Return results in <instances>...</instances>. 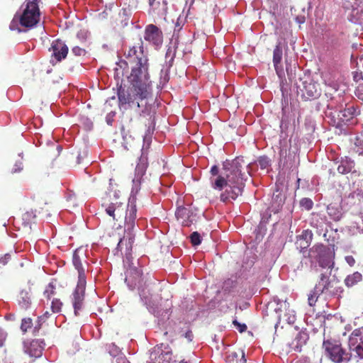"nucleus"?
Here are the masks:
<instances>
[{"label": "nucleus", "mask_w": 363, "mask_h": 363, "mask_svg": "<svg viewBox=\"0 0 363 363\" xmlns=\"http://www.w3.org/2000/svg\"><path fill=\"white\" fill-rule=\"evenodd\" d=\"M126 60H120L114 68L117 77H127L130 86L127 89L120 86L118 89L120 106L133 109L145 108L147 111L148 100L152 96V86L148 82L147 58L144 54L143 43L140 39L137 43L125 52Z\"/></svg>", "instance_id": "f257e3e1"}, {"label": "nucleus", "mask_w": 363, "mask_h": 363, "mask_svg": "<svg viewBox=\"0 0 363 363\" xmlns=\"http://www.w3.org/2000/svg\"><path fill=\"white\" fill-rule=\"evenodd\" d=\"M245 165L242 157H239L230 162H224L222 175H218L212 182V187L215 189L221 191L226 187L225 191L220 194L221 201L235 200L242 194L245 186L244 182L247 179L245 172H242L243 166Z\"/></svg>", "instance_id": "f03ea898"}, {"label": "nucleus", "mask_w": 363, "mask_h": 363, "mask_svg": "<svg viewBox=\"0 0 363 363\" xmlns=\"http://www.w3.org/2000/svg\"><path fill=\"white\" fill-rule=\"evenodd\" d=\"M135 200V197L133 196L126 203L125 197L114 192L113 196L110 199V203L103 206L106 207V213L113 220L119 221L124 219L125 228H127L128 230H133L137 213Z\"/></svg>", "instance_id": "7ed1b4c3"}, {"label": "nucleus", "mask_w": 363, "mask_h": 363, "mask_svg": "<svg viewBox=\"0 0 363 363\" xmlns=\"http://www.w3.org/2000/svg\"><path fill=\"white\" fill-rule=\"evenodd\" d=\"M333 269H318L315 266L316 277L314 290L316 294L333 296H339L343 292L340 280L335 275H332Z\"/></svg>", "instance_id": "20e7f679"}, {"label": "nucleus", "mask_w": 363, "mask_h": 363, "mask_svg": "<svg viewBox=\"0 0 363 363\" xmlns=\"http://www.w3.org/2000/svg\"><path fill=\"white\" fill-rule=\"evenodd\" d=\"M40 21V9L38 0H26L22 13H16L10 24L11 30L21 31L18 26L31 28Z\"/></svg>", "instance_id": "39448f33"}, {"label": "nucleus", "mask_w": 363, "mask_h": 363, "mask_svg": "<svg viewBox=\"0 0 363 363\" xmlns=\"http://www.w3.org/2000/svg\"><path fill=\"white\" fill-rule=\"evenodd\" d=\"M308 257L318 263V269L334 268V247L321 243L314 245L308 251Z\"/></svg>", "instance_id": "423d86ee"}, {"label": "nucleus", "mask_w": 363, "mask_h": 363, "mask_svg": "<svg viewBox=\"0 0 363 363\" xmlns=\"http://www.w3.org/2000/svg\"><path fill=\"white\" fill-rule=\"evenodd\" d=\"M323 349L325 356L334 363L348 362L352 353L347 352L337 340L329 339L323 341Z\"/></svg>", "instance_id": "0eeeda50"}, {"label": "nucleus", "mask_w": 363, "mask_h": 363, "mask_svg": "<svg viewBox=\"0 0 363 363\" xmlns=\"http://www.w3.org/2000/svg\"><path fill=\"white\" fill-rule=\"evenodd\" d=\"M348 346L350 352H354V356L363 359V328L353 330L349 337Z\"/></svg>", "instance_id": "6e6552de"}, {"label": "nucleus", "mask_w": 363, "mask_h": 363, "mask_svg": "<svg viewBox=\"0 0 363 363\" xmlns=\"http://www.w3.org/2000/svg\"><path fill=\"white\" fill-rule=\"evenodd\" d=\"M125 281L130 289H140L143 284V272L140 268L130 265L125 272Z\"/></svg>", "instance_id": "1a4fd4ad"}, {"label": "nucleus", "mask_w": 363, "mask_h": 363, "mask_svg": "<svg viewBox=\"0 0 363 363\" xmlns=\"http://www.w3.org/2000/svg\"><path fill=\"white\" fill-rule=\"evenodd\" d=\"M144 39L157 48L163 43V33L162 30L154 24H149L145 27Z\"/></svg>", "instance_id": "9d476101"}, {"label": "nucleus", "mask_w": 363, "mask_h": 363, "mask_svg": "<svg viewBox=\"0 0 363 363\" xmlns=\"http://www.w3.org/2000/svg\"><path fill=\"white\" fill-rule=\"evenodd\" d=\"M50 50L52 51L51 62L54 65L67 57L69 49L65 42L57 39L52 43Z\"/></svg>", "instance_id": "9b49d317"}, {"label": "nucleus", "mask_w": 363, "mask_h": 363, "mask_svg": "<svg viewBox=\"0 0 363 363\" xmlns=\"http://www.w3.org/2000/svg\"><path fill=\"white\" fill-rule=\"evenodd\" d=\"M86 281H78L77 287L73 293V307L75 315H79V311L82 308L86 289Z\"/></svg>", "instance_id": "f8f14e48"}, {"label": "nucleus", "mask_w": 363, "mask_h": 363, "mask_svg": "<svg viewBox=\"0 0 363 363\" xmlns=\"http://www.w3.org/2000/svg\"><path fill=\"white\" fill-rule=\"evenodd\" d=\"M147 167V158L141 156L139 163L135 167V178L133 180V190L135 189L136 192L140 189V186L145 182L143 176L145 174Z\"/></svg>", "instance_id": "ddd939ff"}, {"label": "nucleus", "mask_w": 363, "mask_h": 363, "mask_svg": "<svg viewBox=\"0 0 363 363\" xmlns=\"http://www.w3.org/2000/svg\"><path fill=\"white\" fill-rule=\"evenodd\" d=\"M301 91L303 95L308 97L318 98L321 94V88L320 84L313 79L307 78L303 82V88Z\"/></svg>", "instance_id": "4468645a"}, {"label": "nucleus", "mask_w": 363, "mask_h": 363, "mask_svg": "<svg viewBox=\"0 0 363 363\" xmlns=\"http://www.w3.org/2000/svg\"><path fill=\"white\" fill-rule=\"evenodd\" d=\"M175 216L182 225L184 226H190L196 221V215L189 208L183 206L179 207L177 209Z\"/></svg>", "instance_id": "2eb2a0df"}, {"label": "nucleus", "mask_w": 363, "mask_h": 363, "mask_svg": "<svg viewBox=\"0 0 363 363\" xmlns=\"http://www.w3.org/2000/svg\"><path fill=\"white\" fill-rule=\"evenodd\" d=\"M133 230H128L127 228H125V235L120 239L117 250L122 251L123 246H125V253L127 259L131 255L133 244L135 240V235L132 233Z\"/></svg>", "instance_id": "dca6fc26"}, {"label": "nucleus", "mask_w": 363, "mask_h": 363, "mask_svg": "<svg viewBox=\"0 0 363 363\" xmlns=\"http://www.w3.org/2000/svg\"><path fill=\"white\" fill-rule=\"evenodd\" d=\"M150 11L160 17L166 16L167 2L166 0H148Z\"/></svg>", "instance_id": "f3484780"}, {"label": "nucleus", "mask_w": 363, "mask_h": 363, "mask_svg": "<svg viewBox=\"0 0 363 363\" xmlns=\"http://www.w3.org/2000/svg\"><path fill=\"white\" fill-rule=\"evenodd\" d=\"M313 240V233L311 230L307 229L302 231L301 234L296 237L295 242L297 249L301 251L309 247Z\"/></svg>", "instance_id": "a211bd4d"}, {"label": "nucleus", "mask_w": 363, "mask_h": 363, "mask_svg": "<svg viewBox=\"0 0 363 363\" xmlns=\"http://www.w3.org/2000/svg\"><path fill=\"white\" fill-rule=\"evenodd\" d=\"M282 56L283 50L281 47V42H279L277 44L273 51V63L276 72L279 77H281V75L284 74L283 68L281 66Z\"/></svg>", "instance_id": "6ab92c4d"}, {"label": "nucleus", "mask_w": 363, "mask_h": 363, "mask_svg": "<svg viewBox=\"0 0 363 363\" xmlns=\"http://www.w3.org/2000/svg\"><path fill=\"white\" fill-rule=\"evenodd\" d=\"M25 352L30 357L38 358L42 356L43 347L38 340H33L28 345L25 343Z\"/></svg>", "instance_id": "aec40b11"}, {"label": "nucleus", "mask_w": 363, "mask_h": 363, "mask_svg": "<svg viewBox=\"0 0 363 363\" xmlns=\"http://www.w3.org/2000/svg\"><path fill=\"white\" fill-rule=\"evenodd\" d=\"M359 114V110L354 106H350L340 111L338 116L343 123H348Z\"/></svg>", "instance_id": "412c9836"}, {"label": "nucleus", "mask_w": 363, "mask_h": 363, "mask_svg": "<svg viewBox=\"0 0 363 363\" xmlns=\"http://www.w3.org/2000/svg\"><path fill=\"white\" fill-rule=\"evenodd\" d=\"M79 250H76L73 253L72 262L75 269L78 272V281H86L84 269L82 266L80 257L79 255Z\"/></svg>", "instance_id": "4be33fe9"}, {"label": "nucleus", "mask_w": 363, "mask_h": 363, "mask_svg": "<svg viewBox=\"0 0 363 363\" xmlns=\"http://www.w3.org/2000/svg\"><path fill=\"white\" fill-rule=\"evenodd\" d=\"M225 361L227 363H246L247 362L242 350L229 352L225 357Z\"/></svg>", "instance_id": "5701e85b"}, {"label": "nucleus", "mask_w": 363, "mask_h": 363, "mask_svg": "<svg viewBox=\"0 0 363 363\" xmlns=\"http://www.w3.org/2000/svg\"><path fill=\"white\" fill-rule=\"evenodd\" d=\"M327 213L334 221H339L342 217V208L333 203L328 206Z\"/></svg>", "instance_id": "b1692460"}, {"label": "nucleus", "mask_w": 363, "mask_h": 363, "mask_svg": "<svg viewBox=\"0 0 363 363\" xmlns=\"http://www.w3.org/2000/svg\"><path fill=\"white\" fill-rule=\"evenodd\" d=\"M18 302L22 308L27 309L31 303L30 291L26 289L21 290L18 296Z\"/></svg>", "instance_id": "393cba45"}, {"label": "nucleus", "mask_w": 363, "mask_h": 363, "mask_svg": "<svg viewBox=\"0 0 363 363\" xmlns=\"http://www.w3.org/2000/svg\"><path fill=\"white\" fill-rule=\"evenodd\" d=\"M35 218V214L33 211H28L23 213L21 220L23 228L30 229V225L34 222Z\"/></svg>", "instance_id": "a878e982"}, {"label": "nucleus", "mask_w": 363, "mask_h": 363, "mask_svg": "<svg viewBox=\"0 0 363 363\" xmlns=\"http://www.w3.org/2000/svg\"><path fill=\"white\" fill-rule=\"evenodd\" d=\"M284 203V196L280 193H279L278 194H274L272 197V203L271 206L272 211L274 213H277Z\"/></svg>", "instance_id": "bb28decb"}, {"label": "nucleus", "mask_w": 363, "mask_h": 363, "mask_svg": "<svg viewBox=\"0 0 363 363\" xmlns=\"http://www.w3.org/2000/svg\"><path fill=\"white\" fill-rule=\"evenodd\" d=\"M362 274L359 272H356L352 274L348 275L345 279V283L347 286L352 287L362 281Z\"/></svg>", "instance_id": "cd10ccee"}, {"label": "nucleus", "mask_w": 363, "mask_h": 363, "mask_svg": "<svg viewBox=\"0 0 363 363\" xmlns=\"http://www.w3.org/2000/svg\"><path fill=\"white\" fill-rule=\"evenodd\" d=\"M353 150L359 155H363V140L359 137L354 139Z\"/></svg>", "instance_id": "c85d7f7f"}, {"label": "nucleus", "mask_w": 363, "mask_h": 363, "mask_svg": "<svg viewBox=\"0 0 363 363\" xmlns=\"http://www.w3.org/2000/svg\"><path fill=\"white\" fill-rule=\"evenodd\" d=\"M32 325L33 322L31 318H23L21 321V329L23 333H26L28 329H30L32 327Z\"/></svg>", "instance_id": "c756f323"}, {"label": "nucleus", "mask_w": 363, "mask_h": 363, "mask_svg": "<svg viewBox=\"0 0 363 363\" xmlns=\"http://www.w3.org/2000/svg\"><path fill=\"white\" fill-rule=\"evenodd\" d=\"M62 303L58 298H54L51 303V309L53 313H58L61 311Z\"/></svg>", "instance_id": "7c9ffc66"}, {"label": "nucleus", "mask_w": 363, "mask_h": 363, "mask_svg": "<svg viewBox=\"0 0 363 363\" xmlns=\"http://www.w3.org/2000/svg\"><path fill=\"white\" fill-rule=\"evenodd\" d=\"M300 205L306 210L309 211L313 206V202L311 199L303 198L300 201Z\"/></svg>", "instance_id": "2f4dec72"}, {"label": "nucleus", "mask_w": 363, "mask_h": 363, "mask_svg": "<svg viewBox=\"0 0 363 363\" xmlns=\"http://www.w3.org/2000/svg\"><path fill=\"white\" fill-rule=\"evenodd\" d=\"M55 288L52 284H49L44 291V296L47 299H50L55 293Z\"/></svg>", "instance_id": "473e14b6"}, {"label": "nucleus", "mask_w": 363, "mask_h": 363, "mask_svg": "<svg viewBox=\"0 0 363 363\" xmlns=\"http://www.w3.org/2000/svg\"><path fill=\"white\" fill-rule=\"evenodd\" d=\"M258 164L261 169H266L270 165V160L267 156L259 157L258 158Z\"/></svg>", "instance_id": "72a5a7b5"}, {"label": "nucleus", "mask_w": 363, "mask_h": 363, "mask_svg": "<svg viewBox=\"0 0 363 363\" xmlns=\"http://www.w3.org/2000/svg\"><path fill=\"white\" fill-rule=\"evenodd\" d=\"M190 238L193 245H199L201 242V236L198 232H194L191 235Z\"/></svg>", "instance_id": "f704fd0d"}, {"label": "nucleus", "mask_w": 363, "mask_h": 363, "mask_svg": "<svg viewBox=\"0 0 363 363\" xmlns=\"http://www.w3.org/2000/svg\"><path fill=\"white\" fill-rule=\"evenodd\" d=\"M318 294H316L315 290L313 289V293H311L308 297V305L310 306H315L316 301H318Z\"/></svg>", "instance_id": "c9c22d12"}, {"label": "nucleus", "mask_w": 363, "mask_h": 363, "mask_svg": "<svg viewBox=\"0 0 363 363\" xmlns=\"http://www.w3.org/2000/svg\"><path fill=\"white\" fill-rule=\"evenodd\" d=\"M72 53L79 57L84 56L86 54V51L85 49L82 48L79 46H75L72 49Z\"/></svg>", "instance_id": "e433bc0d"}, {"label": "nucleus", "mask_w": 363, "mask_h": 363, "mask_svg": "<svg viewBox=\"0 0 363 363\" xmlns=\"http://www.w3.org/2000/svg\"><path fill=\"white\" fill-rule=\"evenodd\" d=\"M233 324L239 330L240 333L245 332L247 328V325L245 323H240L237 320H234L233 321Z\"/></svg>", "instance_id": "4c0bfd02"}, {"label": "nucleus", "mask_w": 363, "mask_h": 363, "mask_svg": "<svg viewBox=\"0 0 363 363\" xmlns=\"http://www.w3.org/2000/svg\"><path fill=\"white\" fill-rule=\"evenodd\" d=\"M11 260V255L9 253L5 254L3 256L0 257V267L4 266L9 263V262Z\"/></svg>", "instance_id": "58836bf2"}, {"label": "nucleus", "mask_w": 363, "mask_h": 363, "mask_svg": "<svg viewBox=\"0 0 363 363\" xmlns=\"http://www.w3.org/2000/svg\"><path fill=\"white\" fill-rule=\"evenodd\" d=\"M6 338L7 333L3 330L0 329V347L5 346Z\"/></svg>", "instance_id": "ea45409f"}, {"label": "nucleus", "mask_w": 363, "mask_h": 363, "mask_svg": "<svg viewBox=\"0 0 363 363\" xmlns=\"http://www.w3.org/2000/svg\"><path fill=\"white\" fill-rule=\"evenodd\" d=\"M357 96L363 101V84H359L355 91Z\"/></svg>", "instance_id": "a19ab883"}, {"label": "nucleus", "mask_w": 363, "mask_h": 363, "mask_svg": "<svg viewBox=\"0 0 363 363\" xmlns=\"http://www.w3.org/2000/svg\"><path fill=\"white\" fill-rule=\"evenodd\" d=\"M353 79L356 82L363 81V74L362 72H354L353 73Z\"/></svg>", "instance_id": "79ce46f5"}, {"label": "nucleus", "mask_w": 363, "mask_h": 363, "mask_svg": "<svg viewBox=\"0 0 363 363\" xmlns=\"http://www.w3.org/2000/svg\"><path fill=\"white\" fill-rule=\"evenodd\" d=\"M337 172L340 174H347L350 172V169L349 168H347L345 165L344 164H340L338 167H337Z\"/></svg>", "instance_id": "37998d69"}, {"label": "nucleus", "mask_w": 363, "mask_h": 363, "mask_svg": "<svg viewBox=\"0 0 363 363\" xmlns=\"http://www.w3.org/2000/svg\"><path fill=\"white\" fill-rule=\"evenodd\" d=\"M345 261L351 267L354 266V264H355V259L352 255L346 256Z\"/></svg>", "instance_id": "c03bdc74"}, {"label": "nucleus", "mask_w": 363, "mask_h": 363, "mask_svg": "<svg viewBox=\"0 0 363 363\" xmlns=\"http://www.w3.org/2000/svg\"><path fill=\"white\" fill-rule=\"evenodd\" d=\"M342 6L343 8H345L347 10H349L352 6V3L350 0H342Z\"/></svg>", "instance_id": "a18cd8bd"}, {"label": "nucleus", "mask_w": 363, "mask_h": 363, "mask_svg": "<svg viewBox=\"0 0 363 363\" xmlns=\"http://www.w3.org/2000/svg\"><path fill=\"white\" fill-rule=\"evenodd\" d=\"M219 172V169L216 165H213L211 169V173L212 175L216 176L218 175Z\"/></svg>", "instance_id": "49530a36"}, {"label": "nucleus", "mask_w": 363, "mask_h": 363, "mask_svg": "<svg viewBox=\"0 0 363 363\" xmlns=\"http://www.w3.org/2000/svg\"><path fill=\"white\" fill-rule=\"evenodd\" d=\"M184 336L189 341H191L193 338V333L191 330H189L186 331Z\"/></svg>", "instance_id": "de8ad7c7"}, {"label": "nucleus", "mask_w": 363, "mask_h": 363, "mask_svg": "<svg viewBox=\"0 0 363 363\" xmlns=\"http://www.w3.org/2000/svg\"><path fill=\"white\" fill-rule=\"evenodd\" d=\"M50 313L48 311H46L43 315L40 317V319L45 320L50 316Z\"/></svg>", "instance_id": "09e8293b"}, {"label": "nucleus", "mask_w": 363, "mask_h": 363, "mask_svg": "<svg viewBox=\"0 0 363 363\" xmlns=\"http://www.w3.org/2000/svg\"><path fill=\"white\" fill-rule=\"evenodd\" d=\"M147 115L150 116L149 120L151 121V123H152V116L150 114V113H148Z\"/></svg>", "instance_id": "8fccbe9b"}, {"label": "nucleus", "mask_w": 363, "mask_h": 363, "mask_svg": "<svg viewBox=\"0 0 363 363\" xmlns=\"http://www.w3.org/2000/svg\"><path fill=\"white\" fill-rule=\"evenodd\" d=\"M123 140L124 141H125L127 143H128V139H127V136L126 135H123Z\"/></svg>", "instance_id": "3c124183"}, {"label": "nucleus", "mask_w": 363, "mask_h": 363, "mask_svg": "<svg viewBox=\"0 0 363 363\" xmlns=\"http://www.w3.org/2000/svg\"><path fill=\"white\" fill-rule=\"evenodd\" d=\"M21 169H22V167H19L18 169H15L13 171V172H16L18 170H20Z\"/></svg>", "instance_id": "603ef678"}, {"label": "nucleus", "mask_w": 363, "mask_h": 363, "mask_svg": "<svg viewBox=\"0 0 363 363\" xmlns=\"http://www.w3.org/2000/svg\"><path fill=\"white\" fill-rule=\"evenodd\" d=\"M179 363H188V362L184 360H182Z\"/></svg>", "instance_id": "864d4df0"}]
</instances>
